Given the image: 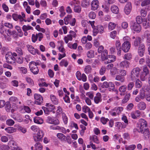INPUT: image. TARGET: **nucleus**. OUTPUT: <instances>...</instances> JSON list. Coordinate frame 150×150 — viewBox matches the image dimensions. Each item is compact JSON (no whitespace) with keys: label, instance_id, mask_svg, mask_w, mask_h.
I'll return each mask as SVG.
<instances>
[{"label":"nucleus","instance_id":"f257e3e1","mask_svg":"<svg viewBox=\"0 0 150 150\" xmlns=\"http://www.w3.org/2000/svg\"><path fill=\"white\" fill-rule=\"evenodd\" d=\"M140 126L138 131L143 134L144 137L145 138H149V129L146 128L147 122L144 120L141 119L140 120Z\"/></svg>","mask_w":150,"mask_h":150},{"label":"nucleus","instance_id":"f03ea898","mask_svg":"<svg viewBox=\"0 0 150 150\" xmlns=\"http://www.w3.org/2000/svg\"><path fill=\"white\" fill-rule=\"evenodd\" d=\"M17 55L16 53L13 52H8L5 55L6 62L7 63L11 64H13L15 62V58L14 57H16Z\"/></svg>","mask_w":150,"mask_h":150},{"label":"nucleus","instance_id":"7ed1b4c3","mask_svg":"<svg viewBox=\"0 0 150 150\" xmlns=\"http://www.w3.org/2000/svg\"><path fill=\"white\" fill-rule=\"evenodd\" d=\"M139 69L138 67L134 68L132 70L131 74V78L132 81L134 80L139 77Z\"/></svg>","mask_w":150,"mask_h":150},{"label":"nucleus","instance_id":"20e7f679","mask_svg":"<svg viewBox=\"0 0 150 150\" xmlns=\"http://www.w3.org/2000/svg\"><path fill=\"white\" fill-rule=\"evenodd\" d=\"M130 46V42L128 41H125L122 45L121 49L124 52H127L129 50Z\"/></svg>","mask_w":150,"mask_h":150},{"label":"nucleus","instance_id":"39448f33","mask_svg":"<svg viewBox=\"0 0 150 150\" xmlns=\"http://www.w3.org/2000/svg\"><path fill=\"white\" fill-rule=\"evenodd\" d=\"M131 28L134 31L139 32L141 30V27L140 24L136 22H132L131 25Z\"/></svg>","mask_w":150,"mask_h":150},{"label":"nucleus","instance_id":"423d86ee","mask_svg":"<svg viewBox=\"0 0 150 150\" xmlns=\"http://www.w3.org/2000/svg\"><path fill=\"white\" fill-rule=\"evenodd\" d=\"M34 98L36 100L35 103L38 105H40L43 102V98L40 95L37 93L34 94Z\"/></svg>","mask_w":150,"mask_h":150},{"label":"nucleus","instance_id":"0eeeda50","mask_svg":"<svg viewBox=\"0 0 150 150\" xmlns=\"http://www.w3.org/2000/svg\"><path fill=\"white\" fill-rule=\"evenodd\" d=\"M28 51L33 55H35L36 53L38 54H40L39 51L37 49H35L31 45H28L26 46Z\"/></svg>","mask_w":150,"mask_h":150},{"label":"nucleus","instance_id":"6e6552de","mask_svg":"<svg viewBox=\"0 0 150 150\" xmlns=\"http://www.w3.org/2000/svg\"><path fill=\"white\" fill-rule=\"evenodd\" d=\"M29 67L31 71L34 74H37L39 72V69L36 65L30 63Z\"/></svg>","mask_w":150,"mask_h":150},{"label":"nucleus","instance_id":"1a4fd4ad","mask_svg":"<svg viewBox=\"0 0 150 150\" xmlns=\"http://www.w3.org/2000/svg\"><path fill=\"white\" fill-rule=\"evenodd\" d=\"M132 8L131 3L130 2H128L124 8L125 13L127 15L129 14L131 11Z\"/></svg>","mask_w":150,"mask_h":150},{"label":"nucleus","instance_id":"9d476101","mask_svg":"<svg viewBox=\"0 0 150 150\" xmlns=\"http://www.w3.org/2000/svg\"><path fill=\"white\" fill-rule=\"evenodd\" d=\"M46 121L47 122L55 125H57L59 124V120L58 119L54 120L50 117H48Z\"/></svg>","mask_w":150,"mask_h":150},{"label":"nucleus","instance_id":"9b49d317","mask_svg":"<svg viewBox=\"0 0 150 150\" xmlns=\"http://www.w3.org/2000/svg\"><path fill=\"white\" fill-rule=\"evenodd\" d=\"M115 56L113 55H108L106 58L108 61L105 62V64H107L109 63H110L115 61Z\"/></svg>","mask_w":150,"mask_h":150},{"label":"nucleus","instance_id":"f8f14e48","mask_svg":"<svg viewBox=\"0 0 150 150\" xmlns=\"http://www.w3.org/2000/svg\"><path fill=\"white\" fill-rule=\"evenodd\" d=\"M115 47L117 50V54L119 55H120L121 53L122 46H121V43L119 40H117L115 43Z\"/></svg>","mask_w":150,"mask_h":150},{"label":"nucleus","instance_id":"ddd939ff","mask_svg":"<svg viewBox=\"0 0 150 150\" xmlns=\"http://www.w3.org/2000/svg\"><path fill=\"white\" fill-rule=\"evenodd\" d=\"M98 4L99 2L97 0L93 1L91 4L92 9L93 10H95L97 9L98 7Z\"/></svg>","mask_w":150,"mask_h":150},{"label":"nucleus","instance_id":"4468645a","mask_svg":"<svg viewBox=\"0 0 150 150\" xmlns=\"http://www.w3.org/2000/svg\"><path fill=\"white\" fill-rule=\"evenodd\" d=\"M101 95L100 93H98L96 94V96L94 98V101L96 103H98L99 102L101 101Z\"/></svg>","mask_w":150,"mask_h":150},{"label":"nucleus","instance_id":"2eb2a0df","mask_svg":"<svg viewBox=\"0 0 150 150\" xmlns=\"http://www.w3.org/2000/svg\"><path fill=\"white\" fill-rule=\"evenodd\" d=\"M129 63L127 61H124L120 64V66L123 68H127L129 67Z\"/></svg>","mask_w":150,"mask_h":150},{"label":"nucleus","instance_id":"dca6fc26","mask_svg":"<svg viewBox=\"0 0 150 150\" xmlns=\"http://www.w3.org/2000/svg\"><path fill=\"white\" fill-rule=\"evenodd\" d=\"M101 58L103 61L106 59V58L108 56V51L107 50H104L102 52H101Z\"/></svg>","mask_w":150,"mask_h":150},{"label":"nucleus","instance_id":"f3484780","mask_svg":"<svg viewBox=\"0 0 150 150\" xmlns=\"http://www.w3.org/2000/svg\"><path fill=\"white\" fill-rule=\"evenodd\" d=\"M138 108L140 110H144L146 108V104L143 102H140L138 105Z\"/></svg>","mask_w":150,"mask_h":150},{"label":"nucleus","instance_id":"a211bd4d","mask_svg":"<svg viewBox=\"0 0 150 150\" xmlns=\"http://www.w3.org/2000/svg\"><path fill=\"white\" fill-rule=\"evenodd\" d=\"M57 136L62 141H66L67 137L64 134L62 133H59L57 134Z\"/></svg>","mask_w":150,"mask_h":150},{"label":"nucleus","instance_id":"6ab92c4d","mask_svg":"<svg viewBox=\"0 0 150 150\" xmlns=\"http://www.w3.org/2000/svg\"><path fill=\"white\" fill-rule=\"evenodd\" d=\"M5 130H6L8 133H11L16 132V129L12 127H9L6 128Z\"/></svg>","mask_w":150,"mask_h":150},{"label":"nucleus","instance_id":"aec40b11","mask_svg":"<svg viewBox=\"0 0 150 150\" xmlns=\"http://www.w3.org/2000/svg\"><path fill=\"white\" fill-rule=\"evenodd\" d=\"M111 11L114 13L117 14L118 13L119 9L117 6L113 5L111 8Z\"/></svg>","mask_w":150,"mask_h":150},{"label":"nucleus","instance_id":"412c9836","mask_svg":"<svg viewBox=\"0 0 150 150\" xmlns=\"http://www.w3.org/2000/svg\"><path fill=\"white\" fill-rule=\"evenodd\" d=\"M90 140L93 141L94 142L97 144H98L99 143L98 137L95 135L91 136L90 137Z\"/></svg>","mask_w":150,"mask_h":150},{"label":"nucleus","instance_id":"4be33fe9","mask_svg":"<svg viewBox=\"0 0 150 150\" xmlns=\"http://www.w3.org/2000/svg\"><path fill=\"white\" fill-rule=\"evenodd\" d=\"M141 38L139 37H137L134 41V45L135 47H137L139 44H140Z\"/></svg>","mask_w":150,"mask_h":150},{"label":"nucleus","instance_id":"5701e85b","mask_svg":"<svg viewBox=\"0 0 150 150\" xmlns=\"http://www.w3.org/2000/svg\"><path fill=\"white\" fill-rule=\"evenodd\" d=\"M34 122L38 124H41L43 122V120L42 119H40L39 117H36L34 119Z\"/></svg>","mask_w":150,"mask_h":150},{"label":"nucleus","instance_id":"b1692460","mask_svg":"<svg viewBox=\"0 0 150 150\" xmlns=\"http://www.w3.org/2000/svg\"><path fill=\"white\" fill-rule=\"evenodd\" d=\"M50 98L52 101L55 105L58 104V101L56 97L54 95H51Z\"/></svg>","mask_w":150,"mask_h":150},{"label":"nucleus","instance_id":"393cba45","mask_svg":"<svg viewBox=\"0 0 150 150\" xmlns=\"http://www.w3.org/2000/svg\"><path fill=\"white\" fill-rule=\"evenodd\" d=\"M116 26L115 24L112 22H110L108 25V28L109 30H111L114 29Z\"/></svg>","mask_w":150,"mask_h":150},{"label":"nucleus","instance_id":"a878e982","mask_svg":"<svg viewBox=\"0 0 150 150\" xmlns=\"http://www.w3.org/2000/svg\"><path fill=\"white\" fill-rule=\"evenodd\" d=\"M74 10L75 12L80 13L81 10V6H75Z\"/></svg>","mask_w":150,"mask_h":150},{"label":"nucleus","instance_id":"bb28decb","mask_svg":"<svg viewBox=\"0 0 150 150\" xmlns=\"http://www.w3.org/2000/svg\"><path fill=\"white\" fill-rule=\"evenodd\" d=\"M35 149L38 150H41L42 149V146L39 142L37 143L35 145Z\"/></svg>","mask_w":150,"mask_h":150},{"label":"nucleus","instance_id":"cd10ccee","mask_svg":"<svg viewBox=\"0 0 150 150\" xmlns=\"http://www.w3.org/2000/svg\"><path fill=\"white\" fill-rule=\"evenodd\" d=\"M87 55L88 58H93L94 57V52L93 50H92L89 51L87 52Z\"/></svg>","mask_w":150,"mask_h":150},{"label":"nucleus","instance_id":"c85d7f7f","mask_svg":"<svg viewBox=\"0 0 150 150\" xmlns=\"http://www.w3.org/2000/svg\"><path fill=\"white\" fill-rule=\"evenodd\" d=\"M130 96V93H128L126 94L125 96L124 99L122 100V103H126L129 100Z\"/></svg>","mask_w":150,"mask_h":150},{"label":"nucleus","instance_id":"c756f323","mask_svg":"<svg viewBox=\"0 0 150 150\" xmlns=\"http://www.w3.org/2000/svg\"><path fill=\"white\" fill-rule=\"evenodd\" d=\"M5 108L7 112H10L11 108V105L9 102H7L6 103Z\"/></svg>","mask_w":150,"mask_h":150},{"label":"nucleus","instance_id":"7c9ffc66","mask_svg":"<svg viewBox=\"0 0 150 150\" xmlns=\"http://www.w3.org/2000/svg\"><path fill=\"white\" fill-rule=\"evenodd\" d=\"M22 29L24 31H25L30 30H33V28L30 26L23 25L22 27Z\"/></svg>","mask_w":150,"mask_h":150},{"label":"nucleus","instance_id":"2f4dec72","mask_svg":"<svg viewBox=\"0 0 150 150\" xmlns=\"http://www.w3.org/2000/svg\"><path fill=\"white\" fill-rule=\"evenodd\" d=\"M144 19L140 16H137L136 18V21L137 23L140 24L143 21Z\"/></svg>","mask_w":150,"mask_h":150},{"label":"nucleus","instance_id":"473e14b6","mask_svg":"<svg viewBox=\"0 0 150 150\" xmlns=\"http://www.w3.org/2000/svg\"><path fill=\"white\" fill-rule=\"evenodd\" d=\"M15 28L19 33V36L21 37H22L23 35V33L20 27L18 26L17 25L16 26Z\"/></svg>","mask_w":150,"mask_h":150},{"label":"nucleus","instance_id":"72a5a7b5","mask_svg":"<svg viewBox=\"0 0 150 150\" xmlns=\"http://www.w3.org/2000/svg\"><path fill=\"white\" fill-rule=\"evenodd\" d=\"M91 70V67L89 65L87 66L84 69V71L86 74H88L90 73Z\"/></svg>","mask_w":150,"mask_h":150},{"label":"nucleus","instance_id":"f704fd0d","mask_svg":"<svg viewBox=\"0 0 150 150\" xmlns=\"http://www.w3.org/2000/svg\"><path fill=\"white\" fill-rule=\"evenodd\" d=\"M68 63L67 61L62 59L60 63V65L61 66H64L65 67H67L68 65Z\"/></svg>","mask_w":150,"mask_h":150},{"label":"nucleus","instance_id":"c9c22d12","mask_svg":"<svg viewBox=\"0 0 150 150\" xmlns=\"http://www.w3.org/2000/svg\"><path fill=\"white\" fill-rule=\"evenodd\" d=\"M142 83L139 80V79H137L135 82V85L136 87L138 88H140L142 87Z\"/></svg>","mask_w":150,"mask_h":150},{"label":"nucleus","instance_id":"e433bc0d","mask_svg":"<svg viewBox=\"0 0 150 150\" xmlns=\"http://www.w3.org/2000/svg\"><path fill=\"white\" fill-rule=\"evenodd\" d=\"M115 79L117 80L120 81L122 83L124 81L125 78L124 77H122L120 75H118L117 76L115 77Z\"/></svg>","mask_w":150,"mask_h":150},{"label":"nucleus","instance_id":"4c0bfd02","mask_svg":"<svg viewBox=\"0 0 150 150\" xmlns=\"http://www.w3.org/2000/svg\"><path fill=\"white\" fill-rule=\"evenodd\" d=\"M142 22L143 23V26H145L146 29L149 26V23L147 22L146 19L144 18V20Z\"/></svg>","mask_w":150,"mask_h":150},{"label":"nucleus","instance_id":"58836bf2","mask_svg":"<svg viewBox=\"0 0 150 150\" xmlns=\"http://www.w3.org/2000/svg\"><path fill=\"white\" fill-rule=\"evenodd\" d=\"M14 123V121L12 119H8L6 121V124L9 126H12Z\"/></svg>","mask_w":150,"mask_h":150},{"label":"nucleus","instance_id":"ea45409f","mask_svg":"<svg viewBox=\"0 0 150 150\" xmlns=\"http://www.w3.org/2000/svg\"><path fill=\"white\" fill-rule=\"evenodd\" d=\"M136 148L135 145L133 144L128 146H126L125 149L126 150H134Z\"/></svg>","mask_w":150,"mask_h":150},{"label":"nucleus","instance_id":"a19ab883","mask_svg":"<svg viewBox=\"0 0 150 150\" xmlns=\"http://www.w3.org/2000/svg\"><path fill=\"white\" fill-rule=\"evenodd\" d=\"M109 90L110 91H114V84L112 82H109Z\"/></svg>","mask_w":150,"mask_h":150},{"label":"nucleus","instance_id":"79ce46f5","mask_svg":"<svg viewBox=\"0 0 150 150\" xmlns=\"http://www.w3.org/2000/svg\"><path fill=\"white\" fill-rule=\"evenodd\" d=\"M132 57V55L131 53H127L125 54L124 58L126 59L129 60L131 59Z\"/></svg>","mask_w":150,"mask_h":150},{"label":"nucleus","instance_id":"37998d69","mask_svg":"<svg viewBox=\"0 0 150 150\" xmlns=\"http://www.w3.org/2000/svg\"><path fill=\"white\" fill-rule=\"evenodd\" d=\"M89 17L91 18L94 19L96 18V14L94 12L91 11L89 13Z\"/></svg>","mask_w":150,"mask_h":150},{"label":"nucleus","instance_id":"c03bdc74","mask_svg":"<svg viewBox=\"0 0 150 150\" xmlns=\"http://www.w3.org/2000/svg\"><path fill=\"white\" fill-rule=\"evenodd\" d=\"M150 4V0H145L143 1L141 3L142 6H145Z\"/></svg>","mask_w":150,"mask_h":150},{"label":"nucleus","instance_id":"a18cd8bd","mask_svg":"<svg viewBox=\"0 0 150 150\" xmlns=\"http://www.w3.org/2000/svg\"><path fill=\"white\" fill-rule=\"evenodd\" d=\"M126 88V86L125 85H123L119 88V91L121 92H124L125 91Z\"/></svg>","mask_w":150,"mask_h":150},{"label":"nucleus","instance_id":"49530a36","mask_svg":"<svg viewBox=\"0 0 150 150\" xmlns=\"http://www.w3.org/2000/svg\"><path fill=\"white\" fill-rule=\"evenodd\" d=\"M16 52L18 54L19 56H21L23 54V52L22 49L20 48H17L16 50Z\"/></svg>","mask_w":150,"mask_h":150},{"label":"nucleus","instance_id":"de8ad7c7","mask_svg":"<svg viewBox=\"0 0 150 150\" xmlns=\"http://www.w3.org/2000/svg\"><path fill=\"white\" fill-rule=\"evenodd\" d=\"M38 34L37 33L36 35L33 34L32 35V41L33 42H35L37 40L38 38Z\"/></svg>","mask_w":150,"mask_h":150},{"label":"nucleus","instance_id":"09e8293b","mask_svg":"<svg viewBox=\"0 0 150 150\" xmlns=\"http://www.w3.org/2000/svg\"><path fill=\"white\" fill-rule=\"evenodd\" d=\"M82 110L85 113H86L87 112H89L91 110L90 108L86 106H83L82 108Z\"/></svg>","mask_w":150,"mask_h":150},{"label":"nucleus","instance_id":"8fccbe9b","mask_svg":"<svg viewBox=\"0 0 150 150\" xmlns=\"http://www.w3.org/2000/svg\"><path fill=\"white\" fill-rule=\"evenodd\" d=\"M86 96H88L91 99H93L94 97V93L92 92H87L86 93Z\"/></svg>","mask_w":150,"mask_h":150},{"label":"nucleus","instance_id":"3c124183","mask_svg":"<svg viewBox=\"0 0 150 150\" xmlns=\"http://www.w3.org/2000/svg\"><path fill=\"white\" fill-rule=\"evenodd\" d=\"M106 71L105 68L103 66H102L99 71V73L100 75H102L104 74Z\"/></svg>","mask_w":150,"mask_h":150},{"label":"nucleus","instance_id":"603ef678","mask_svg":"<svg viewBox=\"0 0 150 150\" xmlns=\"http://www.w3.org/2000/svg\"><path fill=\"white\" fill-rule=\"evenodd\" d=\"M145 46L144 44H140L138 48V50L145 51Z\"/></svg>","mask_w":150,"mask_h":150},{"label":"nucleus","instance_id":"864d4df0","mask_svg":"<svg viewBox=\"0 0 150 150\" xmlns=\"http://www.w3.org/2000/svg\"><path fill=\"white\" fill-rule=\"evenodd\" d=\"M76 76L79 80H81V72L79 71H77L76 73Z\"/></svg>","mask_w":150,"mask_h":150},{"label":"nucleus","instance_id":"5fc2aeb1","mask_svg":"<svg viewBox=\"0 0 150 150\" xmlns=\"http://www.w3.org/2000/svg\"><path fill=\"white\" fill-rule=\"evenodd\" d=\"M109 120L108 118L106 119L104 117H102L100 119V121L104 125Z\"/></svg>","mask_w":150,"mask_h":150},{"label":"nucleus","instance_id":"6e6d98bb","mask_svg":"<svg viewBox=\"0 0 150 150\" xmlns=\"http://www.w3.org/2000/svg\"><path fill=\"white\" fill-rule=\"evenodd\" d=\"M134 84L133 82H130L127 86V89L129 90H131L134 86Z\"/></svg>","mask_w":150,"mask_h":150},{"label":"nucleus","instance_id":"4d7b16f0","mask_svg":"<svg viewBox=\"0 0 150 150\" xmlns=\"http://www.w3.org/2000/svg\"><path fill=\"white\" fill-rule=\"evenodd\" d=\"M9 145L11 147H13V148L14 149V146L15 145H16V143L13 140L10 141L8 143Z\"/></svg>","mask_w":150,"mask_h":150},{"label":"nucleus","instance_id":"13d9d810","mask_svg":"<svg viewBox=\"0 0 150 150\" xmlns=\"http://www.w3.org/2000/svg\"><path fill=\"white\" fill-rule=\"evenodd\" d=\"M37 135L39 136L40 138L42 139V137L44 135V133L42 131L39 130L38 131Z\"/></svg>","mask_w":150,"mask_h":150},{"label":"nucleus","instance_id":"bf43d9fd","mask_svg":"<svg viewBox=\"0 0 150 150\" xmlns=\"http://www.w3.org/2000/svg\"><path fill=\"white\" fill-rule=\"evenodd\" d=\"M2 7L3 10L6 12H7L9 10L8 6L5 4H3L2 5Z\"/></svg>","mask_w":150,"mask_h":150},{"label":"nucleus","instance_id":"052dcab7","mask_svg":"<svg viewBox=\"0 0 150 150\" xmlns=\"http://www.w3.org/2000/svg\"><path fill=\"white\" fill-rule=\"evenodd\" d=\"M97 29L98 31L101 34L103 33L104 29L103 26L101 25H100L99 26H98L97 27Z\"/></svg>","mask_w":150,"mask_h":150},{"label":"nucleus","instance_id":"680f3d73","mask_svg":"<svg viewBox=\"0 0 150 150\" xmlns=\"http://www.w3.org/2000/svg\"><path fill=\"white\" fill-rule=\"evenodd\" d=\"M109 82L108 83L107 81L104 82L102 85L101 87L102 88H107L109 87Z\"/></svg>","mask_w":150,"mask_h":150},{"label":"nucleus","instance_id":"e2e57ef3","mask_svg":"<svg viewBox=\"0 0 150 150\" xmlns=\"http://www.w3.org/2000/svg\"><path fill=\"white\" fill-rule=\"evenodd\" d=\"M15 61L20 64H22L23 62V59L21 57H17L15 58Z\"/></svg>","mask_w":150,"mask_h":150},{"label":"nucleus","instance_id":"0e129e2a","mask_svg":"<svg viewBox=\"0 0 150 150\" xmlns=\"http://www.w3.org/2000/svg\"><path fill=\"white\" fill-rule=\"evenodd\" d=\"M117 34V32L115 30H114L110 34V36L112 38H115Z\"/></svg>","mask_w":150,"mask_h":150},{"label":"nucleus","instance_id":"69168bd1","mask_svg":"<svg viewBox=\"0 0 150 150\" xmlns=\"http://www.w3.org/2000/svg\"><path fill=\"white\" fill-rule=\"evenodd\" d=\"M21 71H22V73L23 74H25L27 72V69L25 67H21L19 68Z\"/></svg>","mask_w":150,"mask_h":150},{"label":"nucleus","instance_id":"338daca9","mask_svg":"<svg viewBox=\"0 0 150 150\" xmlns=\"http://www.w3.org/2000/svg\"><path fill=\"white\" fill-rule=\"evenodd\" d=\"M26 81L28 83H29L30 85L33 86V80L30 78H27L26 79Z\"/></svg>","mask_w":150,"mask_h":150},{"label":"nucleus","instance_id":"774afa93","mask_svg":"<svg viewBox=\"0 0 150 150\" xmlns=\"http://www.w3.org/2000/svg\"><path fill=\"white\" fill-rule=\"evenodd\" d=\"M2 150H9V147L7 145H2L1 146Z\"/></svg>","mask_w":150,"mask_h":150}]
</instances>
